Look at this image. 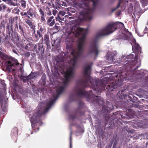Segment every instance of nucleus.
<instances>
[{
    "mask_svg": "<svg viewBox=\"0 0 148 148\" xmlns=\"http://www.w3.org/2000/svg\"><path fill=\"white\" fill-rule=\"evenodd\" d=\"M18 28L19 29L21 34V36L23 37H25V32L24 29H25V24L23 22H20L18 23Z\"/></svg>",
    "mask_w": 148,
    "mask_h": 148,
    "instance_id": "dca6fc26",
    "label": "nucleus"
},
{
    "mask_svg": "<svg viewBox=\"0 0 148 148\" xmlns=\"http://www.w3.org/2000/svg\"><path fill=\"white\" fill-rule=\"evenodd\" d=\"M34 50L38 55L42 56L44 52V48L42 43H38L34 45Z\"/></svg>",
    "mask_w": 148,
    "mask_h": 148,
    "instance_id": "9b49d317",
    "label": "nucleus"
},
{
    "mask_svg": "<svg viewBox=\"0 0 148 148\" xmlns=\"http://www.w3.org/2000/svg\"><path fill=\"white\" fill-rule=\"evenodd\" d=\"M124 97L125 98V99H127V101H125L126 103L127 102V104L128 105V106H127L128 107H138V105H136V106L134 105V104H132L131 103H130V101H128L129 100L130 101L133 102V99H134L135 97H134V96L132 95H124ZM136 98V97H135Z\"/></svg>",
    "mask_w": 148,
    "mask_h": 148,
    "instance_id": "f8f14e48",
    "label": "nucleus"
},
{
    "mask_svg": "<svg viewBox=\"0 0 148 148\" xmlns=\"http://www.w3.org/2000/svg\"><path fill=\"white\" fill-rule=\"evenodd\" d=\"M1 0H0V3L1 2Z\"/></svg>",
    "mask_w": 148,
    "mask_h": 148,
    "instance_id": "774afa93",
    "label": "nucleus"
},
{
    "mask_svg": "<svg viewBox=\"0 0 148 148\" xmlns=\"http://www.w3.org/2000/svg\"><path fill=\"white\" fill-rule=\"evenodd\" d=\"M18 17L17 16H11L8 19L9 23H8L6 28L8 31L7 33L6 37H16L15 32L13 29V25L17 23Z\"/></svg>",
    "mask_w": 148,
    "mask_h": 148,
    "instance_id": "423d86ee",
    "label": "nucleus"
},
{
    "mask_svg": "<svg viewBox=\"0 0 148 148\" xmlns=\"http://www.w3.org/2000/svg\"><path fill=\"white\" fill-rule=\"evenodd\" d=\"M60 39H59L58 38H57L56 39V40H54V44H55V45H56V42H58V43H60Z\"/></svg>",
    "mask_w": 148,
    "mask_h": 148,
    "instance_id": "4c0bfd02",
    "label": "nucleus"
},
{
    "mask_svg": "<svg viewBox=\"0 0 148 148\" xmlns=\"http://www.w3.org/2000/svg\"><path fill=\"white\" fill-rule=\"evenodd\" d=\"M12 51H13V52L14 53L16 54L17 55H18V53L17 52V51L15 49H13Z\"/></svg>",
    "mask_w": 148,
    "mask_h": 148,
    "instance_id": "de8ad7c7",
    "label": "nucleus"
},
{
    "mask_svg": "<svg viewBox=\"0 0 148 148\" xmlns=\"http://www.w3.org/2000/svg\"><path fill=\"white\" fill-rule=\"evenodd\" d=\"M20 3L22 7L25 8L26 7V1L25 0H21Z\"/></svg>",
    "mask_w": 148,
    "mask_h": 148,
    "instance_id": "c85d7f7f",
    "label": "nucleus"
},
{
    "mask_svg": "<svg viewBox=\"0 0 148 148\" xmlns=\"http://www.w3.org/2000/svg\"><path fill=\"white\" fill-rule=\"evenodd\" d=\"M64 88V87L60 86L56 90L57 94H54L53 95L54 99L50 100L46 103L47 107L45 108L39 106L38 107L37 110H34L33 114L30 119V121L32 123V127L33 128L35 126V124L41 121L42 115L48 112L49 108L54 103L56 100L58 98L60 95L63 92Z\"/></svg>",
    "mask_w": 148,
    "mask_h": 148,
    "instance_id": "f03ea898",
    "label": "nucleus"
},
{
    "mask_svg": "<svg viewBox=\"0 0 148 148\" xmlns=\"http://www.w3.org/2000/svg\"><path fill=\"white\" fill-rule=\"evenodd\" d=\"M127 31L126 32V35L127 36H126L125 37H131L132 36V35L131 33L129 32L128 31V30H127Z\"/></svg>",
    "mask_w": 148,
    "mask_h": 148,
    "instance_id": "473e14b6",
    "label": "nucleus"
},
{
    "mask_svg": "<svg viewBox=\"0 0 148 148\" xmlns=\"http://www.w3.org/2000/svg\"><path fill=\"white\" fill-rule=\"evenodd\" d=\"M117 54L116 51L109 52L107 54V60L109 61L113 62L115 60V57Z\"/></svg>",
    "mask_w": 148,
    "mask_h": 148,
    "instance_id": "ddd939ff",
    "label": "nucleus"
},
{
    "mask_svg": "<svg viewBox=\"0 0 148 148\" xmlns=\"http://www.w3.org/2000/svg\"><path fill=\"white\" fill-rule=\"evenodd\" d=\"M126 39L128 40L132 46H133L136 53L140 54L141 53V48L138 43H136V40L134 38H125Z\"/></svg>",
    "mask_w": 148,
    "mask_h": 148,
    "instance_id": "9d476101",
    "label": "nucleus"
},
{
    "mask_svg": "<svg viewBox=\"0 0 148 148\" xmlns=\"http://www.w3.org/2000/svg\"><path fill=\"white\" fill-rule=\"evenodd\" d=\"M56 12H57V11L56 10H53V14L54 15H55L56 14Z\"/></svg>",
    "mask_w": 148,
    "mask_h": 148,
    "instance_id": "09e8293b",
    "label": "nucleus"
},
{
    "mask_svg": "<svg viewBox=\"0 0 148 148\" xmlns=\"http://www.w3.org/2000/svg\"><path fill=\"white\" fill-rule=\"evenodd\" d=\"M91 66L90 65L84 68V75L81 79H79L77 81V83L80 86V87L76 89V93L77 96L80 97H85L88 99L93 100V103H96L99 105H102L103 103L102 99L100 97L94 95H91L88 94V92L84 90V88L88 85L90 82L93 84L94 82V90L96 91V93L99 94L101 93V91H104L105 88V85L103 81L100 80H95L92 81H90V76L88 71L90 70Z\"/></svg>",
    "mask_w": 148,
    "mask_h": 148,
    "instance_id": "f257e3e1",
    "label": "nucleus"
},
{
    "mask_svg": "<svg viewBox=\"0 0 148 148\" xmlns=\"http://www.w3.org/2000/svg\"><path fill=\"white\" fill-rule=\"evenodd\" d=\"M91 1L92 3V8L87 6L86 12L82 11L80 13L79 18L82 21L90 20L92 18V15L99 3V0H91Z\"/></svg>",
    "mask_w": 148,
    "mask_h": 148,
    "instance_id": "39448f33",
    "label": "nucleus"
},
{
    "mask_svg": "<svg viewBox=\"0 0 148 148\" xmlns=\"http://www.w3.org/2000/svg\"><path fill=\"white\" fill-rule=\"evenodd\" d=\"M79 106H82L83 105V103L82 102L80 101L79 103Z\"/></svg>",
    "mask_w": 148,
    "mask_h": 148,
    "instance_id": "8fccbe9b",
    "label": "nucleus"
},
{
    "mask_svg": "<svg viewBox=\"0 0 148 148\" xmlns=\"http://www.w3.org/2000/svg\"><path fill=\"white\" fill-rule=\"evenodd\" d=\"M71 54L73 56V57H74V56H76V55H75V51L74 50L71 52Z\"/></svg>",
    "mask_w": 148,
    "mask_h": 148,
    "instance_id": "37998d69",
    "label": "nucleus"
},
{
    "mask_svg": "<svg viewBox=\"0 0 148 148\" xmlns=\"http://www.w3.org/2000/svg\"><path fill=\"white\" fill-rule=\"evenodd\" d=\"M3 1L6 3L7 4H8L11 0H3Z\"/></svg>",
    "mask_w": 148,
    "mask_h": 148,
    "instance_id": "a18cd8bd",
    "label": "nucleus"
},
{
    "mask_svg": "<svg viewBox=\"0 0 148 148\" xmlns=\"http://www.w3.org/2000/svg\"><path fill=\"white\" fill-rule=\"evenodd\" d=\"M64 3H63V4H62V5L63 6V5H64H64H65V4H65V3H64Z\"/></svg>",
    "mask_w": 148,
    "mask_h": 148,
    "instance_id": "bf43d9fd",
    "label": "nucleus"
},
{
    "mask_svg": "<svg viewBox=\"0 0 148 148\" xmlns=\"http://www.w3.org/2000/svg\"><path fill=\"white\" fill-rule=\"evenodd\" d=\"M44 40L45 41V42H46V44L47 45V47L48 48L50 47V46L49 44V38H44Z\"/></svg>",
    "mask_w": 148,
    "mask_h": 148,
    "instance_id": "c756f323",
    "label": "nucleus"
},
{
    "mask_svg": "<svg viewBox=\"0 0 148 148\" xmlns=\"http://www.w3.org/2000/svg\"><path fill=\"white\" fill-rule=\"evenodd\" d=\"M11 10H12L11 9L8 8L7 10V11L10 12L11 11Z\"/></svg>",
    "mask_w": 148,
    "mask_h": 148,
    "instance_id": "603ef678",
    "label": "nucleus"
},
{
    "mask_svg": "<svg viewBox=\"0 0 148 148\" xmlns=\"http://www.w3.org/2000/svg\"><path fill=\"white\" fill-rule=\"evenodd\" d=\"M8 63L9 65L11 66H14V63H12V62L9 61L8 62Z\"/></svg>",
    "mask_w": 148,
    "mask_h": 148,
    "instance_id": "ea45409f",
    "label": "nucleus"
},
{
    "mask_svg": "<svg viewBox=\"0 0 148 148\" xmlns=\"http://www.w3.org/2000/svg\"><path fill=\"white\" fill-rule=\"evenodd\" d=\"M15 25H14V27L15 28V29H18V24L17 23H16L14 24Z\"/></svg>",
    "mask_w": 148,
    "mask_h": 148,
    "instance_id": "e433bc0d",
    "label": "nucleus"
},
{
    "mask_svg": "<svg viewBox=\"0 0 148 148\" xmlns=\"http://www.w3.org/2000/svg\"><path fill=\"white\" fill-rule=\"evenodd\" d=\"M55 23V19L51 20L49 18L48 19L47 21V23L50 26H53Z\"/></svg>",
    "mask_w": 148,
    "mask_h": 148,
    "instance_id": "412c9836",
    "label": "nucleus"
},
{
    "mask_svg": "<svg viewBox=\"0 0 148 148\" xmlns=\"http://www.w3.org/2000/svg\"><path fill=\"white\" fill-rule=\"evenodd\" d=\"M25 22L27 23L30 27L31 29L34 30V32H35V25L34 24V22H33V20L32 18L30 19L25 18L24 19Z\"/></svg>",
    "mask_w": 148,
    "mask_h": 148,
    "instance_id": "4468645a",
    "label": "nucleus"
},
{
    "mask_svg": "<svg viewBox=\"0 0 148 148\" xmlns=\"http://www.w3.org/2000/svg\"><path fill=\"white\" fill-rule=\"evenodd\" d=\"M79 114L80 115H83L84 114V112H79Z\"/></svg>",
    "mask_w": 148,
    "mask_h": 148,
    "instance_id": "49530a36",
    "label": "nucleus"
},
{
    "mask_svg": "<svg viewBox=\"0 0 148 148\" xmlns=\"http://www.w3.org/2000/svg\"><path fill=\"white\" fill-rule=\"evenodd\" d=\"M57 18L58 19V20H62V21L64 19V18H60V16H59Z\"/></svg>",
    "mask_w": 148,
    "mask_h": 148,
    "instance_id": "3c124183",
    "label": "nucleus"
},
{
    "mask_svg": "<svg viewBox=\"0 0 148 148\" xmlns=\"http://www.w3.org/2000/svg\"><path fill=\"white\" fill-rule=\"evenodd\" d=\"M6 8H7L6 5L3 4H0V12L1 11H4Z\"/></svg>",
    "mask_w": 148,
    "mask_h": 148,
    "instance_id": "bb28decb",
    "label": "nucleus"
},
{
    "mask_svg": "<svg viewBox=\"0 0 148 148\" xmlns=\"http://www.w3.org/2000/svg\"><path fill=\"white\" fill-rule=\"evenodd\" d=\"M109 110L107 108H106L105 107V106L102 107V112L105 115H106L108 113L109 110Z\"/></svg>",
    "mask_w": 148,
    "mask_h": 148,
    "instance_id": "a878e982",
    "label": "nucleus"
},
{
    "mask_svg": "<svg viewBox=\"0 0 148 148\" xmlns=\"http://www.w3.org/2000/svg\"><path fill=\"white\" fill-rule=\"evenodd\" d=\"M92 91V90H90V92L91 91Z\"/></svg>",
    "mask_w": 148,
    "mask_h": 148,
    "instance_id": "338daca9",
    "label": "nucleus"
},
{
    "mask_svg": "<svg viewBox=\"0 0 148 148\" xmlns=\"http://www.w3.org/2000/svg\"><path fill=\"white\" fill-rule=\"evenodd\" d=\"M20 14L22 16V18L24 19H25V18L28 19L31 18L29 16V15L27 14L26 12H22L20 13Z\"/></svg>",
    "mask_w": 148,
    "mask_h": 148,
    "instance_id": "5701e85b",
    "label": "nucleus"
},
{
    "mask_svg": "<svg viewBox=\"0 0 148 148\" xmlns=\"http://www.w3.org/2000/svg\"><path fill=\"white\" fill-rule=\"evenodd\" d=\"M122 0H119L118 3L117 5V7L115 8H113L112 9V12L115 11L116 9L119 8L120 6L121 3L122 2Z\"/></svg>",
    "mask_w": 148,
    "mask_h": 148,
    "instance_id": "cd10ccee",
    "label": "nucleus"
},
{
    "mask_svg": "<svg viewBox=\"0 0 148 148\" xmlns=\"http://www.w3.org/2000/svg\"><path fill=\"white\" fill-rule=\"evenodd\" d=\"M59 14L60 15H61L62 16H64L65 14V12L63 11H60Z\"/></svg>",
    "mask_w": 148,
    "mask_h": 148,
    "instance_id": "a19ab883",
    "label": "nucleus"
},
{
    "mask_svg": "<svg viewBox=\"0 0 148 148\" xmlns=\"http://www.w3.org/2000/svg\"><path fill=\"white\" fill-rule=\"evenodd\" d=\"M7 38H5V40H6L7 39Z\"/></svg>",
    "mask_w": 148,
    "mask_h": 148,
    "instance_id": "680f3d73",
    "label": "nucleus"
},
{
    "mask_svg": "<svg viewBox=\"0 0 148 148\" xmlns=\"http://www.w3.org/2000/svg\"><path fill=\"white\" fill-rule=\"evenodd\" d=\"M18 130L16 127H14L12 130L11 136L12 137L15 136L16 138H17L18 137Z\"/></svg>",
    "mask_w": 148,
    "mask_h": 148,
    "instance_id": "6ab92c4d",
    "label": "nucleus"
},
{
    "mask_svg": "<svg viewBox=\"0 0 148 148\" xmlns=\"http://www.w3.org/2000/svg\"><path fill=\"white\" fill-rule=\"evenodd\" d=\"M134 58V55L133 54H130L126 57V58H127L128 59H130L131 60L132 59H133Z\"/></svg>",
    "mask_w": 148,
    "mask_h": 148,
    "instance_id": "7c9ffc66",
    "label": "nucleus"
},
{
    "mask_svg": "<svg viewBox=\"0 0 148 148\" xmlns=\"http://www.w3.org/2000/svg\"><path fill=\"white\" fill-rule=\"evenodd\" d=\"M71 134L72 133H71V134H70V148H72V143H71Z\"/></svg>",
    "mask_w": 148,
    "mask_h": 148,
    "instance_id": "f704fd0d",
    "label": "nucleus"
},
{
    "mask_svg": "<svg viewBox=\"0 0 148 148\" xmlns=\"http://www.w3.org/2000/svg\"><path fill=\"white\" fill-rule=\"evenodd\" d=\"M3 55V53L2 52L0 51V56H2Z\"/></svg>",
    "mask_w": 148,
    "mask_h": 148,
    "instance_id": "5fc2aeb1",
    "label": "nucleus"
},
{
    "mask_svg": "<svg viewBox=\"0 0 148 148\" xmlns=\"http://www.w3.org/2000/svg\"><path fill=\"white\" fill-rule=\"evenodd\" d=\"M17 0H11L8 5L10 6H16L18 5Z\"/></svg>",
    "mask_w": 148,
    "mask_h": 148,
    "instance_id": "aec40b11",
    "label": "nucleus"
},
{
    "mask_svg": "<svg viewBox=\"0 0 148 148\" xmlns=\"http://www.w3.org/2000/svg\"><path fill=\"white\" fill-rule=\"evenodd\" d=\"M87 32V29L81 28L79 27L78 25L75 24L72 27L68 34V36H69L73 34L74 35V37H78V36H81V37H86Z\"/></svg>",
    "mask_w": 148,
    "mask_h": 148,
    "instance_id": "0eeeda50",
    "label": "nucleus"
},
{
    "mask_svg": "<svg viewBox=\"0 0 148 148\" xmlns=\"http://www.w3.org/2000/svg\"><path fill=\"white\" fill-rule=\"evenodd\" d=\"M19 63H17L16 64H15V65H19Z\"/></svg>",
    "mask_w": 148,
    "mask_h": 148,
    "instance_id": "4d7b16f0",
    "label": "nucleus"
},
{
    "mask_svg": "<svg viewBox=\"0 0 148 148\" xmlns=\"http://www.w3.org/2000/svg\"><path fill=\"white\" fill-rule=\"evenodd\" d=\"M35 77L36 76L34 75V74L32 73L28 76L24 77V78L26 79V80L32 79Z\"/></svg>",
    "mask_w": 148,
    "mask_h": 148,
    "instance_id": "b1692460",
    "label": "nucleus"
},
{
    "mask_svg": "<svg viewBox=\"0 0 148 148\" xmlns=\"http://www.w3.org/2000/svg\"><path fill=\"white\" fill-rule=\"evenodd\" d=\"M128 110H129V111L130 112V114H131L132 116H133L135 114V112L133 111L132 109H128Z\"/></svg>",
    "mask_w": 148,
    "mask_h": 148,
    "instance_id": "2f4dec72",
    "label": "nucleus"
},
{
    "mask_svg": "<svg viewBox=\"0 0 148 148\" xmlns=\"http://www.w3.org/2000/svg\"><path fill=\"white\" fill-rule=\"evenodd\" d=\"M73 38H66V40H69V42L71 41V43H72L73 42Z\"/></svg>",
    "mask_w": 148,
    "mask_h": 148,
    "instance_id": "72a5a7b5",
    "label": "nucleus"
},
{
    "mask_svg": "<svg viewBox=\"0 0 148 148\" xmlns=\"http://www.w3.org/2000/svg\"><path fill=\"white\" fill-rule=\"evenodd\" d=\"M30 56V53L29 52H27L25 53V56L27 57H29Z\"/></svg>",
    "mask_w": 148,
    "mask_h": 148,
    "instance_id": "58836bf2",
    "label": "nucleus"
},
{
    "mask_svg": "<svg viewBox=\"0 0 148 148\" xmlns=\"http://www.w3.org/2000/svg\"><path fill=\"white\" fill-rule=\"evenodd\" d=\"M124 64L123 68L124 71L121 72V74L116 77V80H111L109 82V84L107 85L106 90L109 92L117 90L121 88V86L123 81V79L128 75L127 72H131L132 71V67L135 65V62L133 60H126Z\"/></svg>",
    "mask_w": 148,
    "mask_h": 148,
    "instance_id": "7ed1b4c3",
    "label": "nucleus"
},
{
    "mask_svg": "<svg viewBox=\"0 0 148 148\" xmlns=\"http://www.w3.org/2000/svg\"><path fill=\"white\" fill-rule=\"evenodd\" d=\"M64 58L63 57H61L59 56H58L57 58L56 59L57 64H59L60 63L61 64V65L60 66V67L61 68L62 70H63L64 68Z\"/></svg>",
    "mask_w": 148,
    "mask_h": 148,
    "instance_id": "f3484780",
    "label": "nucleus"
},
{
    "mask_svg": "<svg viewBox=\"0 0 148 148\" xmlns=\"http://www.w3.org/2000/svg\"><path fill=\"white\" fill-rule=\"evenodd\" d=\"M99 38H96L92 42L88 50V53L89 54L93 53L96 56H98L99 53L98 44Z\"/></svg>",
    "mask_w": 148,
    "mask_h": 148,
    "instance_id": "1a4fd4ad",
    "label": "nucleus"
},
{
    "mask_svg": "<svg viewBox=\"0 0 148 148\" xmlns=\"http://www.w3.org/2000/svg\"><path fill=\"white\" fill-rule=\"evenodd\" d=\"M48 10V12L46 13V14L49 16H50L51 15V11L50 10L49 8H47Z\"/></svg>",
    "mask_w": 148,
    "mask_h": 148,
    "instance_id": "c9c22d12",
    "label": "nucleus"
},
{
    "mask_svg": "<svg viewBox=\"0 0 148 148\" xmlns=\"http://www.w3.org/2000/svg\"><path fill=\"white\" fill-rule=\"evenodd\" d=\"M85 40L86 38H79L78 40L77 47L79 51L75 53L76 56H74L71 60L72 65L73 66V67H70L65 73V79L63 81V83L65 85L69 83L71 79L73 77L74 67L76 65L78 58L81 56L83 53Z\"/></svg>",
    "mask_w": 148,
    "mask_h": 148,
    "instance_id": "20e7f679",
    "label": "nucleus"
},
{
    "mask_svg": "<svg viewBox=\"0 0 148 148\" xmlns=\"http://www.w3.org/2000/svg\"><path fill=\"white\" fill-rule=\"evenodd\" d=\"M75 117H75V116H73V118H72V119H75Z\"/></svg>",
    "mask_w": 148,
    "mask_h": 148,
    "instance_id": "6e6d98bb",
    "label": "nucleus"
},
{
    "mask_svg": "<svg viewBox=\"0 0 148 148\" xmlns=\"http://www.w3.org/2000/svg\"><path fill=\"white\" fill-rule=\"evenodd\" d=\"M49 18H50V19H51V20L54 19H53L54 17L53 16H52L50 17Z\"/></svg>",
    "mask_w": 148,
    "mask_h": 148,
    "instance_id": "864d4df0",
    "label": "nucleus"
},
{
    "mask_svg": "<svg viewBox=\"0 0 148 148\" xmlns=\"http://www.w3.org/2000/svg\"><path fill=\"white\" fill-rule=\"evenodd\" d=\"M107 106H105V107L109 109V110H112L113 109L114 107L111 103H107Z\"/></svg>",
    "mask_w": 148,
    "mask_h": 148,
    "instance_id": "393cba45",
    "label": "nucleus"
},
{
    "mask_svg": "<svg viewBox=\"0 0 148 148\" xmlns=\"http://www.w3.org/2000/svg\"><path fill=\"white\" fill-rule=\"evenodd\" d=\"M38 10L41 16V21L42 22L45 21V18L46 16V12H45L44 8H38Z\"/></svg>",
    "mask_w": 148,
    "mask_h": 148,
    "instance_id": "2eb2a0df",
    "label": "nucleus"
},
{
    "mask_svg": "<svg viewBox=\"0 0 148 148\" xmlns=\"http://www.w3.org/2000/svg\"><path fill=\"white\" fill-rule=\"evenodd\" d=\"M18 9L17 8H14V10H17V11L15 12V14H19V12L20 11V10L18 9V10H17L16 9Z\"/></svg>",
    "mask_w": 148,
    "mask_h": 148,
    "instance_id": "c03bdc74",
    "label": "nucleus"
},
{
    "mask_svg": "<svg viewBox=\"0 0 148 148\" xmlns=\"http://www.w3.org/2000/svg\"><path fill=\"white\" fill-rule=\"evenodd\" d=\"M26 13L31 17L33 16V15L35 13L33 9L31 8H29L28 10H27Z\"/></svg>",
    "mask_w": 148,
    "mask_h": 148,
    "instance_id": "4be33fe9",
    "label": "nucleus"
},
{
    "mask_svg": "<svg viewBox=\"0 0 148 148\" xmlns=\"http://www.w3.org/2000/svg\"><path fill=\"white\" fill-rule=\"evenodd\" d=\"M23 82H25L26 81H25V79H23Z\"/></svg>",
    "mask_w": 148,
    "mask_h": 148,
    "instance_id": "13d9d810",
    "label": "nucleus"
},
{
    "mask_svg": "<svg viewBox=\"0 0 148 148\" xmlns=\"http://www.w3.org/2000/svg\"><path fill=\"white\" fill-rule=\"evenodd\" d=\"M25 49L27 50L28 51H29L30 50V47H29L27 45H26L25 46V47H24Z\"/></svg>",
    "mask_w": 148,
    "mask_h": 148,
    "instance_id": "79ce46f5",
    "label": "nucleus"
},
{
    "mask_svg": "<svg viewBox=\"0 0 148 148\" xmlns=\"http://www.w3.org/2000/svg\"><path fill=\"white\" fill-rule=\"evenodd\" d=\"M70 37H74V36H71Z\"/></svg>",
    "mask_w": 148,
    "mask_h": 148,
    "instance_id": "0e129e2a",
    "label": "nucleus"
},
{
    "mask_svg": "<svg viewBox=\"0 0 148 148\" xmlns=\"http://www.w3.org/2000/svg\"><path fill=\"white\" fill-rule=\"evenodd\" d=\"M142 135V134L141 135H140V134H138V136H140Z\"/></svg>",
    "mask_w": 148,
    "mask_h": 148,
    "instance_id": "052dcab7",
    "label": "nucleus"
},
{
    "mask_svg": "<svg viewBox=\"0 0 148 148\" xmlns=\"http://www.w3.org/2000/svg\"><path fill=\"white\" fill-rule=\"evenodd\" d=\"M72 12H73V13H74V12H75V11H72Z\"/></svg>",
    "mask_w": 148,
    "mask_h": 148,
    "instance_id": "e2e57ef3",
    "label": "nucleus"
},
{
    "mask_svg": "<svg viewBox=\"0 0 148 148\" xmlns=\"http://www.w3.org/2000/svg\"><path fill=\"white\" fill-rule=\"evenodd\" d=\"M114 23H109L105 28L101 29L98 32L95 37H101L108 35L115 31L116 28Z\"/></svg>",
    "mask_w": 148,
    "mask_h": 148,
    "instance_id": "6e6552de",
    "label": "nucleus"
},
{
    "mask_svg": "<svg viewBox=\"0 0 148 148\" xmlns=\"http://www.w3.org/2000/svg\"><path fill=\"white\" fill-rule=\"evenodd\" d=\"M45 31V29L42 27H41L39 30L37 31L36 34H35V32H34L33 31L36 37H42Z\"/></svg>",
    "mask_w": 148,
    "mask_h": 148,
    "instance_id": "a211bd4d",
    "label": "nucleus"
},
{
    "mask_svg": "<svg viewBox=\"0 0 148 148\" xmlns=\"http://www.w3.org/2000/svg\"><path fill=\"white\" fill-rule=\"evenodd\" d=\"M137 68H138V67H137V68H136V69H137Z\"/></svg>",
    "mask_w": 148,
    "mask_h": 148,
    "instance_id": "69168bd1",
    "label": "nucleus"
}]
</instances>
